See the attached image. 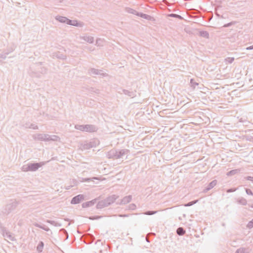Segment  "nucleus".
Masks as SVG:
<instances>
[{
	"mask_svg": "<svg viewBox=\"0 0 253 253\" xmlns=\"http://www.w3.org/2000/svg\"><path fill=\"white\" fill-rule=\"evenodd\" d=\"M40 167V165L38 164H32L30 166V169L32 170H35Z\"/></svg>",
	"mask_w": 253,
	"mask_h": 253,
	"instance_id": "f03ea898",
	"label": "nucleus"
},
{
	"mask_svg": "<svg viewBox=\"0 0 253 253\" xmlns=\"http://www.w3.org/2000/svg\"><path fill=\"white\" fill-rule=\"evenodd\" d=\"M177 233L179 235H182L185 233V231L182 228L180 227L177 229Z\"/></svg>",
	"mask_w": 253,
	"mask_h": 253,
	"instance_id": "7ed1b4c3",
	"label": "nucleus"
},
{
	"mask_svg": "<svg viewBox=\"0 0 253 253\" xmlns=\"http://www.w3.org/2000/svg\"><path fill=\"white\" fill-rule=\"evenodd\" d=\"M68 24L73 25V26H79V24L78 23L77 21H71V20H68L67 22Z\"/></svg>",
	"mask_w": 253,
	"mask_h": 253,
	"instance_id": "20e7f679",
	"label": "nucleus"
},
{
	"mask_svg": "<svg viewBox=\"0 0 253 253\" xmlns=\"http://www.w3.org/2000/svg\"><path fill=\"white\" fill-rule=\"evenodd\" d=\"M43 247V244L42 242H41L39 246L38 247V249L40 251H42V249Z\"/></svg>",
	"mask_w": 253,
	"mask_h": 253,
	"instance_id": "39448f33",
	"label": "nucleus"
},
{
	"mask_svg": "<svg viewBox=\"0 0 253 253\" xmlns=\"http://www.w3.org/2000/svg\"><path fill=\"white\" fill-rule=\"evenodd\" d=\"M84 200V196L81 195H78L74 197L71 201V203L73 204H77L79 203L81 201Z\"/></svg>",
	"mask_w": 253,
	"mask_h": 253,
	"instance_id": "f257e3e1",
	"label": "nucleus"
},
{
	"mask_svg": "<svg viewBox=\"0 0 253 253\" xmlns=\"http://www.w3.org/2000/svg\"><path fill=\"white\" fill-rule=\"evenodd\" d=\"M239 252H240L239 251H238L237 253H239Z\"/></svg>",
	"mask_w": 253,
	"mask_h": 253,
	"instance_id": "423d86ee",
	"label": "nucleus"
}]
</instances>
